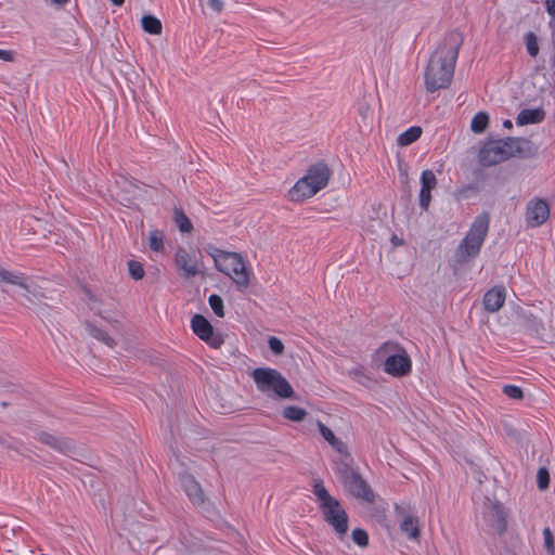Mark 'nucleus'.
I'll return each mask as SVG.
<instances>
[{"label":"nucleus","mask_w":555,"mask_h":555,"mask_svg":"<svg viewBox=\"0 0 555 555\" xmlns=\"http://www.w3.org/2000/svg\"><path fill=\"white\" fill-rule=\"evenodd\" d=\"M330 178L331 169L325 163L319 162L310 166L306 175L288 191L289 201L293 203H302L311 198L327 185Z\"/></svg>","instance_id":"nucleus-3"},{"label":"nucleus","mask_w":555,"mask_h":555,"mask_svg":"<svg viewBox=\"0 0 555 555\" xmlns=\"http://www.w3.org/2000/svg\"><path fill=\"white\" fill-rule=\"evenodd\" d=\"M344 485L346 489L349 491V493L352 494L353 496L369 503L374 502V493L372 489L366 483V481L361 478V476L358 473L350 477L348 480H346Z\"/></svg>","instance_id":"nucleus-14"},{"label":"nucleus","mask_w":555,"mask_h":555,"mask_svg":"<svg viewBox=\"0 0 555 555\" xmlns=\"http://www.w3.org/2000/svg\"><path fill=\"white\" fill-rule=\"evenodd\" d=\"M0 60L5 61V62H13L14 53L10 50L0 49Z\"/></svg>","instance_id":"nucleus-41"},{"label":"nucleus","mask_w":555,"mask_h":555,"mask_svg":"<svg viewBox=\"0 0 555 555\" xmlns=\"http://www.w3.org/2000/svg\"><path fill=\"white\" fill-rule=\"evenodd\" d=\"M268 345H269V348L271 349V351L276 356H281L284 352L283 343L274 336H271L269 338Z\"/></svg>","instance_id":"nucleus-39"},{"label":"nucleus","mask_w":555,"mask_h":555,"mask_svg":"<svg viewBox=\"0 0 555 555\" xmlns=\"http://www.w3.org/2000/svg\"><path fill=\"white\" fill-rule=\"evenodd\" d=\"M550 216V207L543 199H532L527 205L526 221L534 228L544 223Z\"/></svg>","instance_id":"nucleus-12"},{"label":"nucleus","mask_w":555,"mask_h":555,"mask_svg":"<svg viewBox=\"0 0 555 555\" xmlns=\"http://www.w3.org/2000/svg\"><path fill=\"white\" fill-rule=\"evenodd\" d=\"M544 547L550 555H555V543L552 530L546 527L543 529Z\"/></svg>","instance_id":"nucleus-35"},{"label":"nucleus","mask_w":555,"mask_h":555,"mask_svg":"<svg viewBox=\"0 0 555 555\" xmlns=\"http://www.w3.org/2000/svg\"><path fill=\"white\" fill-rule=\"evenodd\" d=\"M283 417L293 422H301L307 416V411L302 408L288 405L283 410Z\"/></svg>","instance_id":"nucleus-29"},{"label":"nucleus","mask_w":555,"mask_h":555,"mask_svg":"<svg viewBox=\"0 0 555 555\" xmlns=\"http://www.w3.org/2000/svg\"><path fill=\"white\" fill-rule=\"evenodd\" d=\"M483 519L487 526L494 533L503 534L507 529L506 513L499 502H488L483 512Z\"/></svg>","instance_id":"nucleus-11"},{"label":"nucleus","mask_w":555,"mask_h":555,"mask_svg":"<svg viewBox=\"0 0 555 555\" xmlns=\"http://www.w3.org/2000/svg\"><path fill=\"white\" fill-rule=\"evenodd\" d=\"M505 301V288L503 286H494L489 289L482 299L485 310L488 312L499 311Z\"/></svg>","instance_id":"nucleus-19"},{"label":"nucleus","mask_w":555,"mask_h":555,"mask_svg":"<svg viewBox=\"0 0 555 555\" xmlns=\"http://www.w3.org/2000/svg\"><path fill=\"white\" fill-rule=\"evenodd\" d=\"M313 494L320 503L324 520L333 527L339 538L348 531V515L338 500L330 494L321 479L313 480Z\"/></svg>","instance_id":"nucleus-5"},{"label":"nucleus","mask_w":555,"mask_h":555,"mask_svg":"<svg viewBox=\"0 0 555 555\" xmlns=\"http://www.w3.org/2000/svg\"><path fill=\"white\" fill-rule=\"evenodd\" d=\"M1 406H2V408H5V406H7V402H2V403H1Z\"/></svg>","instance_id":"nucleus-48"},{"label":"nucleus","mask_w":555,"mask_h":555,"mask_svg":"<svg viewBox=\"0 0 555 555\" xmlns=\"http://www.w3.org/2000/svg\"><path fill=\"white\" fill-rule=\"evenodd\" d=\"M463 36L459 31H451L444 36L431 54L425 70V87L428 92L446 89L452 81L455 63Z\"/></svg>","instance_id":"nucleus-1"},{"label":"nucleus","mask_w":555,"mask_h":555,"mask_svg":"<svg viewBox=\"0 0 555 555\" xmlns=\"http://www.w3.org/2000/svg\"><path fill=\"white\" fill-rule=\"evenodd\" d=\"M420 206L427 210L431 201V190L437 186V178L431 170H424L421 176Z\"/></svg>","instance_id":"nucleus-18"},{"label":"nucleus","mask_w":555,"mask_h":555,"mask_svg":"<svg viewBox=\"0 0 555 555\" xmlns=\"http://www.w3.org/2000/svg\"><path fill=\"white\" fill-rule=\"evenodd\" d=\"M175 261L177 268L182 272V276L186 279L195 276L199 272L195 255L183 247L177 249Z\"/></svg>","instance_id":"nucleus-13"},{"label":"nucleus","mask_w":555,"mask_h":555,"mask_svg":"<svg viewBox=\"0 0 555 555\" xmlns=\"http://www.w3.org/2000/svg\"><path fill=\"white\" fill-rule=\"evenodd\" d=\"M546 11L550 15L555 16V0H544Z\"/></svg>","instance_id":"nucleus-42"},{"label":"nucleus","mask_w":555,"mask_h":555,"mask_svg":"<svg viewBox=\"0 0 555 555\" xmlns=\"http://www.w3.org/2000/svg\"><path fill=\"white\" fill-rule=\"evenodd\" d=\"M421 134H422L421 127H417V126L411 127L398 137L397 144L399 146H408V145L412 144L413 142H415L416 140H418Z\"/></svg>","instance_id":"nucleus-27"},{"label":"nucleus","mask_w":555,"mask_h":555,"mask_svg":"<svg viewBox=\"0 0 555 555\" xmlns=\"http://www.w3.org/2000/svg\"><path fill=\"white\" fill-rule=\"evenodd\" d=\"M489 224L490 216L488 212H482L475 218L468 233L455 249L456 263L464 264L478 256L487 237Z\"/></svg>","instance_id":"nucleus-6"},{"label":"nucleus","mask_w":555,"mask_h":555,"mask_svg":"<svg viewBox=\"0 0 555 555\" xmlns=\"http://www.w3.org/2000/svg\"><path fill=\"white\" fill-rule=\"evenodd\" d=\"M0 283H7L18 286L23 289L22 298L24 299L23 305L26 307L35 306L41 302L44 297L42 293L38 292L35 287H31L27 283V278L24 273L12 272L0 266Z\"/></svg>","instance_id":"nucleus-9"},{"label":"nucleus","mask_w":555,"mask_h":555,"mask_svg":"<svg viewBox=\"0 0 555 555\" xmlns=\"http://www.w3.org/2000/svg\"><path fill=\"white\" fill-rule=\"evenodd\" d=\"M400 530L411 540H417L420 537L418 518L412 515H404L400 522Z\"/></svg>","instance_id":"nucleus-24"},{"label":"nucleus","mask_w":555,"mask_h":555,"mask_svg":"<svg viewBox=\"0 0 555 555\" xmlns=\"http://www.w3.org/2000/svg\"><path fill=\"white\" fill-rule=\"evenodd\" d=\"M503 126H504L505 128L511 129V128L513 127V124H512V121H511L509 119H506V120L503 122Z\"/></svg>","instance_id":"nucleus-47"},{"label":"nucleus","mask_w":555,"mask_h":555,"mask_svg":"<svg viewBox=\"0 0 555 555\" xmlns=\"http://www.w3.org/2000/svg\"><path fill=\"white\" fill-rule=\"evenodd\" d=\"M352 540L361 547H365L369 544V535L366 531L360 528H357L352 531Z\"/></svg>","instance_id":"nucleus-37"},{"label":"nucleus","mask_w":555,"mask_h":555,"mask_svg":"<svg viewBox=\"0 0 555 555\" xmlns=\"http://www.w3.org/2000/svg\"><path fill=\"white\" fill-rule=\"evenodd\" d=\"M173 219L179 228V230L183 233H190L193 230V224L189 217L184 214L183 209L180 207H176L173 211Z\"/></svg>","instance_id":"nucleus-28"},{"label":"nucleus","mask_w":555,"mask_h":555,"mask_svg":"<svg viewBox=\"0 0 555 555\" xmlns=\"http://www.w3.org/2000/svg\"><path fill=\"white\" fill-rule=\"evenodd\" d=\"M149 247L156 253L164 249V232L159 230H153L149 234Z\"/></svg>","instance_id":"nucleus-31"},{"label":"nucleus","mask_w":555,"mask_h":555,"mask_svg":"<svg viewBox=\"0 0 555 555\" xmlns=\"http://www.w3.org/2000/svg\"><path fill=\"white\" fill-rule=\"evenodd\" d=\"M250 376L257 390L272 399H296V392L282 373L272 367H257Z\"/></svg>","instance_id":"nucleus-4"},{"label":"nucleus","mask_w":555,"mask_h":555,"mask_svg":"<svg viewBox=\"0 0 555 555\" xmlns=\"http://www.w3.org/2000/svg\"><path fill=\"white\" fill-rule=\"evenodd\" d=\"M36 438L43 444L63 454H69L76 449L74 442L69 438L56 437L47 431L38 433Z\"/></svg>","instance_id":"nucleus-15"},{"label":"nucleus","mask_w":555,"mask_h":555,"mask_svg":"<svg viewBox=\"0 0 555 555\" xmlns=\"http://www.w3.org/2000/svg\"><path fill=\"white\" fill-rule=\"evenodd\" d=\"M489 124V116L485 112L477 113L470 124V128L475 133H481L486 130Z\"/></svg>","instance_id":"nucleus-30"},{"label":"nucleus","mask_w":555,"mask_h":555,"mask_svg":"<svg viewBox=\"0 0 555 555\" xmlns=\"http://www.w3.org/2000/svg\"><path fill=\"white\" fill-rule=\"evenodd\" d=\"M522 327L531 333H534L541 337V339L547 341L552 339V336L545 333L542 324L541 315L532 312L531 310L522 311L519 315Z\"/></svg>","instance_id":"nucleus-17"},{"label":"nucleus","mask_w":555,"mask_h":555,"mask_svg":"<svg viewBox=\"0 0 555 555\" xmlns=\"http://www.w3.org/2000/svg\"><path fill=\"white\" fill-rule=\"evenodd\" d=\"M210 255L214 258L216 268L228 275L240 291L248 288L250 272L241 254L215 248Z\"/></svg>","instance_id":"nucleus-7"},{"label":"nucleus","mask_w":555,"mask_h":555,"mask_svg":"<svg viewBox=\"0 0 555 555\" xmlns=\"http://www.w3.org/2000/svg\"><path fill=\"white\" fill-rule=\"evenodd\" d=\"M525 43H526L528 53L532 57H534L539 54L540 49H539V44H538V39H537V36L532 31H529L528 34H526Z\"/></svg>","instance_id":"nucleus-32"},{"label":"nucleus","mask_w":555,"mask_h":555,"mask_svg":"<svg viewBox=\"0 0 555 555\" xmlns=\"http://www.w3.org/2000/svg\"><path fill=\"white\" fill-rule=\"evenodd\" d=\"M378 353L387 356L384 362V371L387 374L400 377L411 372V359L399 344L387 341L378 349Z\"/></svg>","instance_id":"nucleus-8"},{"label":"nucleus","mask_w":555,"mask_h":555,"mask_svg":"<svg viewBox=\"0 0 555 555\" xmlns=\"http://www.w3.org/2000/svg\"><path fill=\"white\" fill-rule=\"evenodd\" d=\"M191 327L199 339L215 349L220 348L224 341L222 335L215 333L212 325L202 314H195L192 318Z\"/></svg>","instance_id":"nucleus-10"},{"label":"nucleus","mask_w":555,"mask_h":555,"mask_svg":"<svg viewBox=\"0 0 555 555\" xmlns=\"http://www.w3.org/2000/svg\"><path fill=\"white\" fill-rule=\"evenodd\" d=\"M85 325V328L86 331L89 333V335L91 337H93L94 339L103 343L104 345H106L107 347L109 348H113L115 345H116V340L111 337L104 330H102L101 327L94 325L93 323H91L90 321H86L83 323Z\"/></svg>","instance_id":"nucleus-25"},{"label":"nucleus","mask_w":555,"mask_h":555,"mask_svg":"<svg viewBox=\"0 0 555 555\" xmlns=\"http://www.w3.org/2000/svg\"><path fill=\"white\" fill-rule=\"evenodd\" d=\"M534 153L529 139L508 137L504 140L487 142L479 151V162L485 167L498 165L511 157H528Z\"/></svg>","instance_id":"nucleus-2"},{"label":"nucleus","mask_w":555,"mask_h":555,"mask_svg":"<svg viewBox=\"0 0 555 555\" xmlns=\"http://www.w3.org/2000/svg\"><path fill=\"white\" fill-rule=\"evenodd\" d=\"M181 486L194 505H203L205 503V494L199 482L190 474L180 476Z\"/></svg>","instance_id":"nucleus-16"},{"label":"nucleus","mask_w":555,"mask_h":555,"mask_svg":"<svg viewBox=\"0 0 555 555\" xmlns=\"http://www.w3.org/2000/svg\"><path fill=\"white\" fill-rule=\"evenodd\" d=\"M129 274L133 280H141L144 276V269L142 263L135 260L128 262Z\"/></svg>","instance_id":"nucleus-34"},{"label":"nucleus","mask_w":555,"mask_h":555,"mask_svg":"<svg viewBox=\"0 0 555 555\" xmlns=\"http://www.w3.org/2000/svg\"><path fill=\"white\" fill-rule=\"evenodd\" d=\"M318 427L324 440H326L338 454H346L348 450L347 444L337 438L331 428L325 426L322 422H318Z\"/></svg>","instance_id":"nucleus-21"},{"label":"nucleus","mask_w":555,"mask_h":555,"mask_svg":"<svg viewBox=\"0 0 555 555\" xmlns=\"http://www.w3.org/2000/svg\"><path fill=\"white\" fill-rule=\"evenodd\" d=\"M341 457L335 462L336 473L339 475L343 483L348 480L350 477L357 474V472L352 468V457L348 450L346 454H339Z\"/></svg>","instance_id":"nucleus-22"},{"label":"nucleus","mask_w":555,"mask_h":555,"mask_svg":"<svg viewBox=\"0 0 555 555\" xmlns=\"http://www.w3.org/2000/svg\"><path fill=\"white\" fill-rule=\"evenodd\" d=\"M111 2L116 7H120L124 4L125 0H111Z\"/></svg>","instance_id":"nucleus-46"},{"label":"nucleus","mask_w":555,"mask_h":555,"mask_svg":"<svg viewBox=\"0 0 555 555\" xmlns=\"http://www.w3.org/2000/svg\"><path fill=\"white\" fill-rule=\"evenodd\" d=\"M503 392L511 399L521 400L524 398V392L521 388L515 385L504 386Z\"/></svg>","instance_id":"nucleus-38"},{"label":"nucleus","mask_w":555,"mask_h":555,"mask_svg":"<svg viewBox=\"0 0 555 555\" xmlns=\"http://www.w3.org/2000/svg\"><path fill=\"white\" fill-rule=\"evenodd\" d=\"M44 1L49 2L50 4H52L56 8H62L65 4H67L70 0H44Z\"/></svg>","instance_id":"nucleus-43"},{"label":"nucleus","mask_w":555,"mask_h":555,"mask_svg":"<svg viewBox=\"0 0 555 555\" xmlns=\"http://www.w3.org/2000/svg\"><path fill=\"white\" fill-rule=\"evenodd\" d=\"M537 483L540 490H545L550 486V474L545 467H541L537 474Z\"/></svg>","instance_id":"nucleus-36"},{"label":"nucleus","mask_w":555,"mask_h":555,"mask_svg":"<svg viewBox=\"0 0 555 555\" xmlns=\"http://www.w3.org/2000/svg\"><path fill=\"white\" fill-rule=\"evenodd\" d=\"M545 118V112L542 107L529 109H521L516 118V122L519 126L529 124H539Z\"/></svg>","instance_id":"nucleus-23"},{"label":"nucleus","mask_w":555,"mask_h":555,"mask_svg":"<svg viewBox=\"0 0 555 555\" xmlns=\"http://www.w3.org/2000/svg\"><path fill=\"white\" fill-rule=\"evenodd\" d=\"M207 4H208V7L211 10H214V11H216L218 13L223 10V2H222V0H208Z\"/></svg>","instance_id":"nucleus-40"},{"label":"nucleus","mask_w":555,"mask_h":555,"mask_svg":"<svg viewBox=\"0 0 555 555\" xmlns=\"http://www.w3.org/2000/svg\"><path fill=\"white\" fill-rule=\"evenodd\" d=\"M208 302H209L210 308L212 309V311L215 312V314L217 317H219V318L224 317L223 300L219 295H217V294L210 295L208 298Z\"/></svg>","instance_id":"nucleus-33"},{"label":"nucleus","mask_w":555,"mask_h":555,"mask_svg":"<svg viewBox=\"0 0 555 555\" xmlns=\"http://www.w3.org/2000/svg\"><path fill=\"white\" fill-rule=\"evenodd\" d=\"M360 114L362 115L363 120L369 119L370 118V107L367 105L362 106L360 108Z\"/></svg>","instance_id":"nucleus-44"},{"label":"nucleus","mask_w":555,"mask_h":555,"mask_svg":"<svg viewBox=\"0 0 555 555\" xmlns=\"http://www.w3.org/2000/svg\"><path fill=\"white\" fill-rule=\"evenodd\" d=\"M143 30L151 35H160L163 31L162 22L154 15H144L141 18Z\"/></svg>","instance_id":"nucleus-26"},{"label":"nucleus","mask_w":555,"mask_h":555,"mask_svg":"<svg viewBox=\"0 0 555 555\" xmlns=\"http://www.w3.org/2000/svg\"><path fill=\"white\" fill-rule=\"evenodd\" d=\"M117 186L125 194H117L118 201L125 205L129 206L132 203V199L135 195V192L139 188L128 178L120 176L118 180H116Z\"/></svg>","instance_id":"nucleus-20"},{"label":"nucleus","mask_w":555,"mask_h":555,"mask_svg":"<svg viewBox=\"0 0 555 555\" xmlns=\"http://www.w3.org/2000/svg\"><path fill=\"white\" fill-rule=\"evenodd\" d=\"M465 191H473V192H477L478 191V188L475 186V185H468L466 189L462 190L461 192H465Z\"/></svg>","instance_id":"nucleus-45"}]
</instances>
